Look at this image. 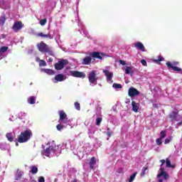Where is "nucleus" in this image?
<instances>
[{"label": "nucleus", "instance_id": "nucleus-1", "mask_svg": "<svg viewBox=\"0 0 182 182\" xmlns=\"http://www.w3.org/2000/svg\"><path fill=\"white\" fill-rule=\"evenodd\" d=\"M32 134V131L31 129H26L18 135L17 141H18V143H26V141L31 140Z\"/></svg>", "mask_w": 182, "mask_h": 182}, {"label": "nucleus", "instance_id": "nucleus-2", "mask_svg": "<svg viewBox=\"0 0 182 182\" xmlns=\"http://www.w3.org/2000/svg\"><path fill=\"white\" fill-rule=\"evenodd\" d=\"M37 48L39 52H41V53H49V52H50V48H49V46H48L43 41H41L39 43H38Z\"/></svg>", "mask_w": 182, "mask_h": 182}, {"label": "nucleus", "instance_id": "nucleus-3", "mask_svg": "<svg viewBox=\"0 0 182 182\" xmlns=\"http://www.w3.org/2000/svg\"><path fill=\"white\" fill-rule=\"evenodd\" d=\"M58 114L60 116V118L58 119L59 123H62L63 124H66L67 123H69L70 120L68 118V114H66V112L63 110H60L58 112Z\"/></svg>", "mask_w": 182, "mask_h": 182}, {"label": "nucleus", "instance_id": "nucleus-4", "mask_svg": "<svg viewBox=\"0 0 182 182\" xmlns=\"http://www.w3.org/2000/svg\"><path fill=\"white\" fill-rule=\"evenodd\" d=\"M66 65H69V61L66 59H62L54 64V68L55 70H62Z\"/></svg>", "mask_w": 182, "mask_h": 182}, {"label": "nucleus", "instance_id": "nucleus-5", "mask_svg": "<svg viewBox=\"0 0 182 182\" xmlns=\"http://www.w3.org/2000/svg\"><path fill=\"white\" fill-rule=\"evenodd\" d=\"M56 150V146L55 144H52L51 146H49L46 149H44L43 151H42L41 154L43 156H46L47 157H49V155L51 153H55Z\"/></svg>", "mask_w": 182, "mask_h": 182}, {"label": "nucleus", "instance_id": "nucleus-6", "mask_svg": "<svg viewBox=\"0 0 182 182\" xmlns=\"http://www.w3.org/2000/svg\"><path fill=\"white\" fill-rule=\"evenodd\" d=\"M70 73L71 76H73V77H82V79L86 77V74H85V73L82 72L71 70L70 71Z\"/></svg>", "mask_w": 182, "mask_h": 182}, {"label": "nucleus", "instance_id": "nucleus-7", "mask_svg": "<svg viewBox=\"0 0 182 182\" xmlns=\"http://www.w3.org/2000/svg\"><path fill=\"white\" fill-rule=\"evenodd\" d=\"M128 95L129 97H134V96H139V95H140V91L133 87H131L128 90Z\"/></svg>", "mask_w": 182, "mask_h": 182}, {"label": "nucleus", "instance_id": "nucleus-8", "mask_svg": "<svg viewBox=\"0 0 182 182\" xmlns=\"http://www.w3.org/2000/svg\"><path fill=\"white\" fill-rule=\"evenodd\" d=\"M160 173L157 175V178H160V177H164V180H168V178L170 177L168 176V173L166 171H164V168L161 167L159 168Z\"/></svg>", "mask_w": 182, "mask_h": 182}, {"label": "nucleus", "instance_id": "nucleus-9", "mask_svg": "<svg viewBox=\"0 0 182 182\" xmlns=\"http://www.w3.org/2000/svg\"><path fill=\"white\" fill-rule=\"evenodd\" d=\"M22 28H23V23H22V21H16L13 25L12 29L14 32H18V31H21Z\"/></svg>", "mask_w": 182, "mask_h": 182}, {"label": "nucleus", "instance_id": "nucleus-10", "mask_svg": "<svg viewBox=\"0 0 182 182\" xmlns=\"http://www.w3.org/2000/svg\"><path fill=\"white\" fill-rule=\"evenodd\" d=\"M90 83H95L97 80V77H96V71L92 70L88 76Z\"/></svg>", "mask_w": 182, "mask_h": 182}, {"label": "nucleus", "instance_id": "nucleus-11", "mask_svg": "<svg viewBox=\"0 0 182 182\" xmlns=\"http://www.w3.org/2000/svg\"><path fill=\"white\" fill-rule=\"evenodd\" d=\"M166 66H167L168 69H172L175 72H178V73H181V75H182V69L177 67V66H173V64H171V62H167L166 63Z\"/></svg>", "mask_w": 182, "mask_h": 182}, {"label": "nucleus", "instance_id": "nucleus-12", "mask_svg": "<svg viewBox=\"0 0 182 182\" xmlns=\"http://www.w3.org/2000/svg\"><path fill=\"white\" fill-rule=\"evenodd\" d=\"M37 38H43L44 39H53L52 34L48 33L47 34H44L43 32H40L36 34Z\"/></svg>", "mask_w": 182, "mask_h": 182}, {"label": "nucleus", "instance_id": "nucleus-13", "mask_svg": "<svg viewBox=\"0 0 182 182\" xmlns=\"http://www.w3.org/2000/svg\"><path fill=\"white\" fill-rule=\"evenodd\" d=\"M90 56L91 58H95V59H100V60H102V59H103L102 56H105V54L100 53L99 52H92L90 53Z\"/></svg>", "mask_w": 182, "mask_h": 182}, {"label": "nucleus", "instance_id": "nucleus-14", "mask_svg": "<svg viewBox=\"0 0 182 182\" xmlns=\"http://www.w3.org/2000/svg\"><path fill=\"white\" fill-rule=\"evenodd\" d=\"M168 117L172 122H177L178 117V111H173L168 114Z\"/></svg>", "mask_w": 182, "mask_h": 182}, {"label": "nucleus", "instance_id": "nucleus-15", "mask_svg": "<svg viewBox=\"0 0 182 182\" xmlns=\"http://www.w3.org/2000/svg\"><path fill=\"white\" fill-rule=\"evenodd\" d=\"M102 72L105 74V75L106 76L107 82H110V80H112V79H113V73H112L107 70H103Z\"/></svg>", "mask_w": 182, "mask_h": 182}, {"label": "nucleus", "instance_id": "nucleus-16", "mask_svg": "<svg viewBox=\"0 0 182 182\" xmlns=\"http://www.w3.org/2000/svg\"><path fill=\"white\" fill-rule=\"evenodd\" d=\"M134 47L136 48V49L141 50V52H146V48L144 47V45H143L140 41L135 43Z\"/></svg>", "mask_w": 182, "mask_h": 182}, {"label": "nucleus", "instance_id": "nucleus-17", "mask_svg": "<svg viewBox=\"0 0 182 182\" xmlns=\"http://www.w3.org/2000/svg\"><path fill=\"white\" fill-rule=\"evenodd\" d=\"M132 110L135 113L139 112V109H140V103H136L135 101L132 102Z\"/></svg>", "mask_w": 182, "mask_h": 182}, {"label": "nucleus", "instance_id": "nucleus-18", "mask_svg": "<svg viewBox=\"0 0 182 182\" xmlns=\"http://www.w3.org/2000/svg\"><path fill=\"white\" fill-rule=\"evenodd\" d=\"M92 63V57L90 56H86L82 59V65H90Z\"/></svg>", "mask_w": 182, "mask_h": 182}, {"label": "nucleus", "instance_id": "nucleus-19", "mask_svg": "<svg viewBox=\"0 0 182 182\" xmlns=\"http://www.w3.org/2000/svg\"><path fill=\"white\" fill-rule=\"evenodd\" d=\"M55 80H56L55 83H58V82H63V80H65V75H63V74H58L55 76Z\"/></svg>", "mask_w": 182, "mask_h": 182}, {"label": "nucleus", "instance_id": "nucleus-20", "mask_svg": "<svg viewBox=\"0 0 182 182\" xmlns=\"http://www.w3.org/2000/svg\"><path fill=\"white\" fill-rule=\"evenodd\" d=\"M22 176H23V172L19 169H17L15 180H21L22 178Z\"/></svg>", "mask_w": 182, "mask_h": 182}, {"label": "nucleus", "instance_id": "nucleus-21", "mask_svg": "<svg viewBox=\"0 0 182 182\" xmlns=\"http://www.w3.org/2000/svg\"><path fill=\"white\" fill-rule=\"evenodd\" d=\"M166 167L168 168H176V164H171V161L168 159H166Z\"/></svg>", "mask_w": 182, "mask_h": 182}, {"label": "nucleus", "instance_id": "nucleus-22", "mask_svg": "<svg viewBox=\"0 0 182 182\" xmlns=\"http://www.w3.org/2000/svg\"><path fill=\"white\" fill-rule=\"evenodd\" d=\"M95 164H96V158L93 156L90 160V166L91 170H95Z\"/></svg>", "mask_w": 182, "mask_h": 182}, {"label": "nucleus", "instance_id": "nucleus-23", "mask_svg": "<svg viewBox=\"0 0 182 182\" xmlns=\"http://www.w3.org/2000/svg\"><path fill=\"white\" fill-rule=\"evenodd\" d=\"M28 103H29V105H35V103H36V97L35 96H31L28 98L27 100Z\"/></svg>", "mask_w": 182, "mask_h": 182}, {"label": "nucleus", "instance_id": "nucleus-24", "mask_svg": "<svg viewBox=\"0 0 182 182\" xmlns=\"http://www.w3.org/2000/svg\"><path fill=\"white\" fill-rule=\"evenodd\" d=\"M163 60H164V58H163L161 55H159L158 59H154V62L158 65H160L161 62H163Z\"/></svg>", "mask_w": 182, "mask_h": 182}, {"label": "nucleus", "instance_id": "nucleus-25", "mask_svg": "<svg viewBox=\"0 0 182 182\" xmlns=\"http://www.w3.org/2000/svg\"><path fill=\"white\" fill-rule=\"evenodd\" d=\"M8 49V46H2L0 48V58L1 56H2V53H5V52H7Z\"/></svg>", "mask_w": 182, "mask_h": 182}, {"label": "nucleus", "instance_id": "nucleus-26", "mask_svg": "<svg viewBox=\"0 0 182 182\" xmlns=\"http://www.w3.org/2000/svg\"><path fill=\"white\" fill-rule=\"evenodd\" d=\"M6 137L9 141H14V136H12V133H7L6 134Z\"/></svg>", "mask_w": 182, "mask_h": 182}, {"label": "nucleus", "instance_id": "nucleus-27", "mask_svg": "<svg viewBox=\"0 0 182 182\" xmlns=\"http://www.w3.org/2000/svg\"><path fill=\"white\" fill-rule=\"evenodd\" d=\"M5 21H6V17L5 16V14H4L0 17V25H4Z\"/></svg>", "mask_w": 182, "mask_h": 182}, {"label": "nucleus", "instance_id": "nucleus-28", "mask_svg": "<svg viewBox=\"0 0 182 182\" xmlns=\"http://www.w3.org/2000/svg\"><path fill=\"white\" fill-rule=\"evenodd\" d=\"M125 73L126 75H130V73H133V70L132 69V67L127 66L125 69Z\"/></svg>", "mask_w": 182, "mask_h": 182}, {"label": "nucleus", "instance_id": "nucleus-29", "mask_svg": "<svg viewBox=\"0 0 182 182\" xmlns=\"http://www.w3.org/2000/svg\"><path fill=\"white\" fill-rule=\"evenodd\" d=\"M65 127H65V125H63L62 123H60L56 126V129L57 130H58V132H60V130H63Z\"/></svg>", "mask_w": 182, "mask_h": 182}, {"label": "nucleus", "instance_id": "nucleus-30", "mask_svg": "<svg viewBox=\"0 0 182 182\" xmlns=\"http://www.w3.org/2000/svg\"><path fill=\"white\" fill-rule=\"evenodd\" d=\"M31 174H36L38 173V167L36 166H33L31 167Z\"/></svg>", "mask_w": 182, "mask_h": 182}, {"label": "nucleus", "instance_id": "nucleus-31", "mask_svg": "<svg viewBox=\"0 0 182 182\" xmlns=\"http://www.w3.org/2000/svg\"><path fill=\"white\" fill-rule=\"evenodd\" d=\"M44 72H45V73H47L48 75H55V71L53 70L45 69Z\"/></svg>", "mask_w": 182, "mask_h": 182}, {"label": "nucleus", "instance_id": "nucleus-32", "mask_svg": "<svg viewBox=\"0 0 182 182\" xmlns=\"http://www.w3.org/2000/svg\"><path fill=\"white\" fill-rule=\"evenodd\" d=\"M136 176H137V172H134L132 175H131L129 182L134 181V178H136Z\"/></svg>", "mask_w": 182, "mask_h": 182}, {"label": "nucleus", "instance_id": "nucleus-33", "mask_svg": "<svg viewBox=\"0 0 182 182\" xmlns=\"http://www.w3.org/2000/svg\"><path fill=\"white\" fill-rule=\"evenodd\" d=\"M147 170H149V167L148 166H144L142 168V172L141 173V176L143 177L144 176L146 175V171H147Z\"/></svg>", "mask_w": 182, "mask_h": 182}, {"label": "nucleus", "instance_id": "nucleus-34", "mask_svg": "<svg viewBox=\"0 0 182 182\" xmlns=\"http://www.w3.org/2000/svg\"><path fill=\"white\" fill-rule=\"evenodd\" d=\"M112 87H114V89H122V86L121 84L114 83Z\"/></svg>", "mask_w": 182, "mask_h": 182}, {"label": "nucleus", "instance_id": "nucleus-35", "mask_svg": "<svg viewBox=\"0 0 182 182\" xmlns=\"http://www.w3.org/2000/svg\"><path fill=\"white\" fill-rule=\"evenodd\" d=\"M46 22H48V19H46V18L41 19L40 21V25H41V26H43L46 25Z\"/></svg>", "mask_w": 182, "mask_h": 182}, {"label": "nucleus", "instance_id": "nucleus-36", "mask_svg": "<svg viewBox=\"0 0 182 182\" xmlns=\"http://www.w3.org/2000/svg\"><path fill=\"white\" fill-rule=\"evenodd\" d=\"M156 143L157 146H161L163 144V141H161V138H158L156 139Z\"/></svg>", "mask_w": 182, "mask_h": 182}, {"label": "nucleus", "instance_id": "nucleus-37", "mask_svg": "<svg viewBox=\"0 0 182 182\" xmlns=\"http://www.w3.org/2000/svg\"><path fill=\"white\" fill-rule=\"evenodd\" d=\"M102 120H103L102 119V117H98L96 119V125L97 126H100V123H102Z\"/></svg>", "mask_w": 182, "mask_h": 182}, {"label": "nucleus", "instance_id": "nucleus-38", "mask_svg": "<svg viewBox=\"0 0 182 182\" xmlns=\"http://www.w3.org/2000/svg\"><path fill=\"white\" fill-rule=\"evenodd\" d=\"M74 105L76 109L80 110V104L79 102H75Z\"/></svg>", "mask_w": 182, "mask_h": 182}, {"label": "nucleus", "instance_id": "nucleus-39", "mask_svg": "<svg viewBox=\"0 0 182 182\" xmlns=\"http://www.w3.org/2000/svg\"><path fill=\"white\" fill-rule=\"evenodd\" d=\"M166 136V131H161V139H165Z\"/></svg>", "mask_w": 182, "mask_h": 182}, {"label": "nucleus", "instance_id": "nucleus-40", "mask_svg": "<svg viewBox=\"0 0 182 182\" xmlns=\"http://www.w3.org/2000/svg\"><path fill=\"white\" fill-rule=\"evenodd\" d=\"M39 66H46V62L43 60H40Z\"/></svg>", "mask_w": 182, "mask_h": 182}, {"label": "nucleus", "instance_id": "nucleus-41", "mask_svg": "<svg viewBox=\"0 0 182 182\" xmlns=\"http://www.w3.org/2000/svg\"><path fill=\"white\" fill-rule=\"evenodd\" d=\"M107 136H108V137L112 136V132H110V128H107Z\"/></svg>", "mask_w": 182, "mask_h": 182}, {"label": "nucleus", "instance_id": "nucleus-42", "mask_svg": "<svg viewBox=\"0 0 182 182\" xmlns=\"http://www.w3.org/2000/svg\"><path fill=\"white\" fill-rule=\"evenodd\" d=\"M141 63L143 66H147V61H146V60H141Z\"/></svg>", "mask_w": 182, "mask_h": 182}, {"label": "nucleus", "instance_id": "nucleus-43", "mask_svg": "<svg viewBox=\"0 0 182 182\" xmlns=\"http://www.w3.org/2000/svg\"><path fill=\"white\" fill-rule=\"evenodd\" d=\"M119 63L121 65H122L123 66H124L126 65V61L123 60H119Z\"/></svg>", "mask_w": 182, "mask_h": 182}, {"label": "nucleus", "instance_id": "nucleus-44", "mask_svg": "<svg viewBox=\"0 0 182 182\" xmlns=\"http://www.w3.org/2000/svg\"><path fill=\"white\" fill-rule=\"evenodd\" d=\"M19 116H21V117H25V116H26V113L21 112L19 113Z\"/></svg>", "mask_w": 182, "mask_h": 182}, {"label": "nucleus", "instance_id": "nucleus-45", "mask_svg": "<svg viewBox=\"0 0 182 182\" xmlns=\"http://www.w3.org/2000/svg\"><path fill=\"white\" fill-rule=\"evenodd\" d=\"M160 163H161V167H163V166H164V164L166 163V160L161 159L160 160Z\"/></svg>", "mask_w": 182, "mask_h": 182}, {"label": "nucleus", "instance_id": "nucleus-46", "mask_svg": "<svg viewBox=\"0 0 182 182\" xmlns=\"http://www.w3.org/2000/svg\"><path fill=\"white\" fill-rule=\"evenodd\" d=\"M38 182H45V178L43 176L40 177Z\"/></svg>", "mask_w": 182, "mask_h": 182}, {"label": "nucleus", "instance_id": "nucleus-47", "mask_svg": "<svg viewBox=\"0 0 182 182\" xmlns=\"http://www.w3.org/2000/svg\"><path fill=\"white\" fill-rule=\"evenodd\" d=\"M180 63L177 62V61H173L171 65L172 66H177V65H179Z\"/></svg>", "mask_w": 182, "mask_h": 182}, {"label": "nucleus", "instance_id": "nucleus-48", "mask_svg": "<svg viewBox=\"0 0 182 182\" xmlns=\"http://www.w3.org/2000/svg\"><path fill=\"white\" fill-rule=\"evenodd\" d=\"M171 140L169 139H165V141H164V144H168V143H170Z\"/></svg>", "mask_w": 182, "mask_h": 182}, {"label": "nucleus", "instance_id": "nucleus-49", "mask_svg": "<svg viewBox=\"0 0 182 182\" xmlns=\"http://www.w3.org/2000/svg\"><path fill=\"white\" fill-rule=\"evenodd\" d=\"M117 172L119 173V174H122V173H123V168H119L117 171Z\"/></svg>", "mask_w": 182, "mask_h": 182}, {"label": "nucleus", "instance_id": "nucleus-50", "mask_svg": "<svg viewBox=\"0 0 182 182\" xmlns=\"http://www.w3.org/2000/svg\"><path fill=\"white\" fill-rule=\"evenodd\" d=\"M48 62H50H50H53V59H52V58H50L48 59Z\"/></svg>", "mask_w": 182, "mask_h": 182}, {"label": "nucleus", "instance_id": "nucleus-51", "mask_svg": "<svg viewBox=\"0 0 182 182\" xmlns=\"http://www.w3.org/2000/svg\"><path fill=\"white\" fill-rule=\"evenodd\" d=\"M1 38H2V39H5V34H2Z\"/></svg>", "mask_w": 182, "mask_h": 182}, {"label": "nucleus", "instance_id": "nucleus-52", "mask_svg": "<svg viewBox=\"0 0 182 182\" xmlns=\"http://www.w3.org/2000/svg\"><path fill=\"white\" fill-rule=\"evenodd\" d=\"M71 182H77V179H74V180L72 181Z\"/></svg>", "mask_w": 182, "mask_h": 182}, {"label": "nucleus", "instance_id": "nucleus-53", "mask_svg": "<svg viewBox=\"0 0 182 182\" xmlns=\"http://www.w3.org/2000/svg\"><path fill=\"white\" fill-rule=\"evenodd\" d=\"M178 125L181 126L182 125V122H178Z\"/></svg>", "mask_w": 182, "mask_h": 182}, {"label": "nucleus", "instance_id": "nucleus-54", "mask_svg": "<svg viewBox=\"0 0 182 182\" xmlns=\"http://www.w3.org/2000/svg\"><path fill=\"white\" fill-rule=\"evenodd\" d=\"M159 182H163V179H159Z\"/></svg>", "mask_w": 182, "mask_h": 182}, {"label": "nucleus", "instance_id": "nucleus-55", "mask_svg": "<svg viewBox=\"0 0 182 182\" xmlns=\"http://www.w3.org/2000/svg\"><path fill=\"white\" fill-rule=\"evenodd\" d=\"M16 146H19V144L16 143Z\"/></svg>", "mask_w": 182, "mask_h": 182}]
</instances>
